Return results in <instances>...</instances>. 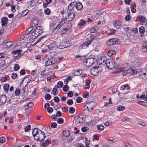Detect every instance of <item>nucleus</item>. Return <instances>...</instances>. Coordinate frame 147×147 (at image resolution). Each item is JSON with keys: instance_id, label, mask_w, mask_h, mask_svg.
<instances>
[{"instance_id": "obj_1", "label": "nucleus", "mask_w": 147, "mask_h": 147, "mask_svg": "<svg viewBox=\"0 0 147 147\" xmlns=\"http://www.w3.org/2000/svg\"><path fill=\"white\" fill-rule=\"evenodd\" d=\"M116 71L115 72V73H119L120 72H122V74L123 76H125L127 74L129 73H131V74H135L136 72L134 71V70L132 69H129L127 70H123V69L120 67H117L116 69Z\"/></svg>"}, {"instance_id": "obj_36", "label": "nucleus", "mask_w": 147, "mask_h": 147, "mask_svg": "<svg viewBox=\"0 0 147 147\" xmlns=\"http://www.w3.org/2000/svg\"><path fill=\"white\" fill-rule=\"evenodd\" d=\"M22 94L24 96V97H26L27 96V93H26V88H24L22 89V90H21Z\"/></svg>"}, {"instance_id": "obj_55", "label": "nucleus", "mask_w": 147, "mask_h": 147, "mask_svg": "<svg viewBox=\"0 0 147 147\" xmlns=\"http://www.w3.org/2000/svg\"><path fill=\"white\" fill-rule=\"evenodd\" d=\"M45 13L47 15L49 14L51 12L50 10L48 8L45 9L44 10Z\"/></svg>"}, {"instance_id": "obj_51", "label": "nucleus", "mask_w": 147, "mask_h": 147, "mask_svg": "<svg viewBox=\"0 0 147 147\" xmlns=\"http://www.w3.org/2000/svg\"><path fill=\"white\" fill-rule=\"evenodd\" d=\"M67 104L69 105H71L73 103V101L71 99L68 100L67 102Z\"/></svg>"}, {"instance_id": "obj_38", "label": "nucleus", "mask_w": 147, "mask_h": 147, "mask_svg": "<svg viewBox=\"0 0 147 147\" xmlns=\"http://www.w3.org/2000/svg\"><path fill=\"white\" fill-rule=\"evenodd\" d=\"M9 87V85L8 84H5L3 87V88L4 90L6 92H8Z\"/></svg>"}, {"instance_id": "obj_2", "label": "nucleus", "mask_w": 147, "mask_h": 147, "mask_svg": "<svg viewBox=\"0 0 147 147\" xmlns=\"http://www.w3.org/2000/svg\"><path fill=\"white\" fill-rule=\"evenodd\" d=\"M102 70V68L100 67H94L90 69V71L92 75L97 76L101 73Z\"/></svg>"}, {"instance_id": "obj_46", "label": "nucleus", "mask_w": 147, "mask_h": 147, "mask_svg": "<svg viewBox=\"0 0 147 147\" xmlns=\"http://www.w3.org/2000/svg\"><path fill=\"white\" fill-rule=\"evenodd\" d=\"M75 111L74 108L73 107H71L70 108L69 112L71 114L73 113Z\"/></svg>"}, {"instance_id": "obj_54", "label": "nucleus", "mask_w": 147, "mask_h": 147, "mask_svg": "<svg viewBox=\"0 0 147 147\" xmlns=\"http://www.w3.org/2000/svg\"><path fill=\"white\" fill-rule=\"evenodd\" d=\"M64 121L63 119L61 118H59L57 119V122L59 124H61L63 123Z\"/></svg>"}, {"instance_id": "obj_6", "label": "nucleus", "mask_w": 147, "mask_h": 147, "mask_svg": "<svg viewBox=\"0 0 147 147\" xmlns=\"http://www.w3.org/2000/svg\"><path fill=\"white\" fill-rule=\"evenodd\" d=\"M57 45V48L62 49L65 48L67 47L68 46L66 41H63L61 42L59 41V40L56 42Z\"/></svg>"}, {"instance_id": "obj_37", "label": "nucleus", "mask_w": 147, "mask_h": 147, "mask_svg": "<svg viewBox=\"0 0 147 147\" xmlns=\"http://www.w3.org/2000/svg\"><path fill=\"white\" fill-rule=\"evenodd\" d=\"M82 73V71L81 70H75L74 74L75 75L78 76Z\"/></svg>"}, {"instance_id": "obj_9", "label": "nucleus", "mask_w": 147, "mask_h": 147, "mask_svg": "<svg viewBox=\"0 0 147 147\" xmlns=\"http://www.w3.org/2000/svg\"><path fill=\"white\" fill-rule=\"evenodd\" d=\"M57 61V59L56 58L52 57L49 59L45 62V66L47 67L52 65L54 64Z\"/></svg>"}, {"instance_id": "obj_25", "label": "nucleus", "mask_w": 147, "mask_h": 147, "mask_svg": "<svg viewBox=\"0 0 147 147\" xmlns=\"http://www.w3.org/2000/svg\"><path fill=\"white\" fill-rule=\"evenodd\" d=\"M42 29L43 28L42 26H37L34 30L37 31L39 34H41L43 32Z\"/></svg>"}, {"instance_id": "obj_48", "label": "nucleus", "mask_w": 147, "mask_h": 147, "mask_svg": "<svg viewBox=\"0 0 147 147\" xmlns=\"http://www.w3.org/2000/svg\"><path fill=\"white\" fill-rule=\"evenodd\" d=\"M50 143V140L49 139H47L45 141V142L42 144V146L43 147L46 146L47 144Z\"/></svg>"}, {"instance_id": "obj_8", "label": "nucleus", "mask_w": 147, "mask_h": 147, "mask_svg": "<svg viewBox=\"0 0 147 147\" xmlns=\"http://www.w3.org/2000/svg\"><path fill=\"white\" fill-rule=\"evenodd\" d=\"M50 51H53L57 49V45L56 42L53 41L50 43L49 45L46 46Z\"/></svg>"}, {"instance_id": "obj_64", "label": "nucleus", "mask_w": 147, "mask_h": 147, "mask_svg": "<svg viewBox=\"0 0 147 147\" xmlns=\"http://www.w3.org/2000/svg\"><path fill=\"white\" fill-rule=\"evenodd\" d=\"M76 147H84V145L81 143H78L77 144Z\"/></svg>"}, {"instance_id": "obj_39", "label": "nucleus", "mask_w": 147, "mask_h": 147, "mask_svg": "<svg viewBox=\"0 0 147 147\" xmlns=\"http://www.w3.org/2000/svg\"><path fill=\"white\" fill-rule=\"evenodd\" d=\"M139 31L140 34L144 33L145 32L144 28L143 26H141L139 28Z\"/></svg>"}, {"instance_id": "obj_30", "label": "nucleus", "mask_w": 147, "mask_h": 147, "mask_svg": "<svg viewBox=\"0 0 147 147\" xmlns=\"http://www.w3.org/2000/svg\"><path fill=\"white\" fill-rule=\"evenodd\" d=\"M39 23V20L36 19L34 20L31 24V26L33 27H34L37 25Z\"/></svg>"}, {"instance_id": "obj_47", "label": "nucleus", "mask_w": 147, "mask_h": 147, "mask_svg": "<svg viewBox=\"0 0 147 147\" xmlns=\"http://www.w3.org/2000/svg\"><path fill=\"white\" fill-rule=\"evenodd\" d=\"M20 93V90L18 88H17L15 90V94L16 96H19Z\"/></svg>"}, {"instance_id": "obj_57", "label": "nucleus", "mask_w": 147, "mask_h": 147, "mask_svg": "<svg viewBox=\"0 0 147 147\" xmlns=\"http://www.w3.org/2000/svg\"><path fill=\"white\" fill-rule=\"evenodd\" d=\"M14 68L15 71H17L20 69V67L18 64H16L14 65Z\"/></svg>"}, {"instance_id": "obj_29", "label": "nucleus", "mask_w": 147, "mask_h": 147, "mask_svg": "<svg viewBox=\"0 0 147 147\" xmlns=\"http://www.w3.org/2000/svg\"><path fill=\"white\" fill-rule=\"evenodd\" d=\"M73 139V138H71L69 136L67 138H65L63 141L65 142L69 143L72 142Z\"/></svg>"}, {"instance_id": "obj_23", "label": "nucleus", "mask_w": 147, "mask_h": 147, "mask_svg": "<svg viewBox=\"0 0 147 147\" xmlns=\"http://www.w3.org/2000/svg\"><path fill=\"white\" fill-rule=\"evenodd\" d=\"M8 19L6 17H4L2 18L1 20V25L3 26H6L7 23L6 22L7 21Z\"/></svg>"}, {"instance_id": "obj_11", "label": "nucleus", "mask_w": 147, "mask_h": 147, "mask_svg": "<svg viewBox=\"0 0 147 147\" xmlns=\"http://www.w3.org/2000/svg\"><path fill=\"white\" fill-rule=\"evenodd\" d=\"M38 137V138H34V139L38 141H42L45 139V136L44 133L41 131H40V133H39V136Z\"/></svg>"}, {"instance_id": "obj_28", "label": "nucleus", "mask_w": 147, "mask_h": 147, "mask_svg": "<svg viewBox=\"0 0 147 147\" xmlns=\"http://www.w3.org/2000/svg\"><path fill=\"white\" fill-rule=\"evenodd\" d=\"M121 22L118 20L116 21L114 23V26L117 28H119L121 27Z\"/></svg>"}, {"instance_id": "obj_13", "label": "nucleus", "mask_w": 147, "mask_h": 147, "mask_svg": "<svg viewBox=\"0 0 147 147\" xmlns=\"http://www.w3.org/2000/svg\"><path fill=\"white\" fill-rule=\"evenodd\" d=\"M84 116L81 115L80 116H76L75 118V121L76 124H79L80 123L83 122Z\"/></svg>"}, {"instance_id": "obj_42", "label": "nucleus", "mask_w": 147, "mask_h": 147, "mask_svg": "<svg viewBox=\"0 0 147 147\" xmlns=\"http://www.w3.org/2000/svg\"><path fill=\"white\" fill-rule=\"evenodd\" d=\"M51 97V96L49 94H46L45 96V98L46 100H49Z\"/></svg>"}, {"instance_id": "obj_62", "label": "nucleus", "mask_w": 147, "mask_h": 147, "mask_svg": "<svg viewBox=\"0 0 147 147\" xmlns=\"http://www.w3.org/2000/svg\"><path fill=\"white\" fill-rule=\"evenodd\" d=\"M5 138L3 137H1L0 138V142L1 143H3L5 142Z\"/></svg>"}, {"instance_id": "obj_14", "label": "nucleus", "mask_w": 147, "mask_h": 147, "mask_svg": "<svg viewBox=\"0 0 147 147\" xmlns=\"http://www.w3.org/2000/svg\"><path fill=\"white\" fill-rule=\"evenodd\" d=\"M136 20H139L142 25H144L145 24L146 18L144 16H139L137 17Z\"/></svg>"}, {"instance_id": "obj_50", "label": "nucleus", "mask_w": 147, "mask_h": 147, "mask_svg": "<svg viewBox=\"0 0 147 147\" xmlns=\"http://www.w3.org/2000/svg\"><path fill=\"white\" fill-rule=\"evenodd\" d=\"M90 82V80H88L86 81V89H88L90 88L89 84Z\"/></svg>"}, {"instance_id": "obj_43", "label": "nucleus", "mask_w": 147, "mask_h": 147, "mask_svg": "<svg viewBox=\"0 0 147 147\" xmlns=\"http://www.w3.org/2000/svg\"><path fill=\"white\" fill-rule=\"evenodd\" d=\"M97 127L98 130L100 131L103 130L104 128V126L101 125H98Z\"/></svg>"}, {"instance_id": "obj_56", "label": "nucleus", "mask_w": 147, "mask_h": 147, "mask_svg": "<svg viewBox=\"0 0 147 147\" xmlns=\"http://www.w3.org/2000/svg\"><path fill=\"white\" fill-rule=\"evenodd\" d=\"M89 96V93L88 92H85L83 95V96L85 98H87Z\"/></svg>"}, {"instance_id": "obj_18", "label": "nucleus", "mask_w": 147, "mask_h": 147, "mask_svg": "<svg viewBox=\"0 0 147 147\" xmlns=\"http://www.w3.org/2000/svg\"><path fill=\"white\" fill-rule=\"evenodd\" d=\"M68 11V13H69L67 18L68 22H69L71 21L75 17V15L73 13H71L70 12H69Z\"/></svg>"}, {"instance_id": "obj_31", "label": "nucleus", "mask_w": 147, "mask_h": 147, "mask_svg": "<svg viewBox=\"0 0 147 147\" xmlns=\"http://www.w3.org/2000/svg\"><path fill=\"white\" fill-rule=\"evenodd\" d=\"M129 89V86L127 84L125 85H123L121 86L120 87V90L123 91L125 90L126 89V90H128Z\"/></svg>"}, {"instance_id": "obj_49", "label": "nucleus", "mask_w": 147, "mask_h": 147, "mask_svg": "<svg viewBox=\"0 0 147 147\" xmlns=\"http://www.w3.org/2000/svg\"><path fill=\"white\" fill-rule=\"evenodd\" d=\"M63 85V82L61 81H59L57 83V87L60 88H61Z\"/></svg>"}, {"instance_id": "obj_20", "label": "nucleus", "mask_w": 147, "mask_h": 147, "mask_svg": "<svg viewBox=\"0 0 147 147\" xmlns=\"http://www.w3.org/2000/svg\"><path fill=\"white\" fill-rule=\"evenodd\" d=\"M42 131L40 130L39 129L35 128L33 129L32 131V134L33 136L34 137V138H35V136L36 135L38 134L39 133H40V131Z\"/></svg>"}, {"instance_id": "obj_21", "label": "nucleus", "mask_w": 147, "mask_h": 147, "mask_svg": "<svg viewBox=\"0 0 147 147\" xmlns=\"http://www.w3.org/2000/svg\"><path fill=\"white\" fill-rule=\"evenodd\" d=\"M22 51L21 50H14L13 52V55L14 57H16L21 54Z\"/></svg>"}, {"instance_id": "obj_7", "label": "nucleus", "mask_w": 147, "mask_h": 147, "mask_svg": "<svg viewBox=\"0 0 147 147\" xmlns=\"http://www.w3.org/2000/svg\"><path fill=\"white\" fill-rule=\"evenodd\" d=\"M67 20L66 18H63L61 20L59 24L57 25L55 28H54V29L53 30V32L55 34L56 33L59 29L65 23V20Z\"/></svg>"}, {"instance_id": "obj_58", "label": "nucleus", "mask_w": 147, "mask_h": 147, "mask_svg": "<svg viewBox=\"0 0 147 147\" xmlns=\"http://www.w3.org/2000/svg\"><path fill=\"white\" fill-rule=\"evenodd\" d=\"M68 87L67 85H65L63 88V91L65 92H67L68 90Z\"/></svg>"}, {"instance_id": "obj_60", "label": "nucleus", "mask_w": 147, "mask_h": 147, "mask_svg": "<svg viewBox=\"0 0 147 147\" xmlns=\"http://www.w3.org/2000/svg\"><path fill=\"white\" fill-rule=\"evenodd\" d=\"M7 57V54L5 53H0V58H5Z\"/></svg>"}, {"instance_id": "obj_35", "label": "nucleus", "mask_w": 147, "mask_h": 147, "mask_svg": "<svg viewBox=\"0 0 147 147\" xmlns=\"http://www.w3.org/2000/svg\"><path fill=\"white\" fill-rule=\"evenodd\" d=\"M115 53V51L113 50H110L108 53L107 55L109 56H111Z\"/></svg>"}, {"instance_id": "obj_16", "label": "nucleus", "mask_w": 147, "mask_h": 147, "mask_svg": "<svg viewBox=\"0 0 147 147\" xmlns=\"http://www.w3.org/2000/svg\"><path fill=\"white\" fill-rule=\"evenodd\" d=\"M70 132L68 130H65L63 131L62 135L61 136L62 141H63L64 139L67 138L69 136Z\"/></svg>"}, {"instance_id": "obj_45", "label": "nucleus", "mask_w": 147, "mask_h": 147, "mask_svg": "<svg viewBox=\"0 0 147 147\" xmlns=\"http://www.w3.org/2000/svg\"><path fill=\"white\" fill-rule=\"evenodd\" d=\"M52 92H53V94L54 95H56L58 93L57 90L55 88H53Z\"/></svg>"}, {"instance_id": "obj_32", "label": "nucleus", "mask_w": 147, "mask_h": 147, "mask_svg": "<svg viewBox=\"0 0 147 147\" xmlns=\"http://www.w3.org/2000/svg\"><path fill=\"white\" fill-rule=\"evenodd\" d=\"M68 30H68V29H67L66 28H65V27L64 26L62 29L60 30V34L61 35H62L64 34Z\"/></svg>"}, {"instance_id": "obj_4", "label": "nucleus", "mask_w": 147, "mask_h": 147, "mask_svg": "<svg viewBox=\"0 0 147 147\" xmlns=\"http://www.w3.org/2000/svg\"><path fill=\"white\" fill-rule=\"evenodd\" d=\"M105 63L107 67L110 69L114 68L116 65L114 61L111 59H107Z\"/></svg>"}, {"instance_id": "obj_41", "label": "nucleus", "mask_w": 147, "mask_h": 147, "mask_svg": "<svg viewBox=\"0 0 147 147\" xmlns=\"http://www.w3.org/2000/svg\"><path fill=\"white\" fill-rule=\"evenodd\" d=\"M96 37H95L94 42H93L94 45H96V44H98L100 42V39L99 38H96Z\"/></svg>"}, {"instance_id": "obj_34", "label": "nucleus", "mask_w": 147, "mask_h": 147, "mask_svg": "<svg viewBox=\"0 0 147 147\" xmlns=\"http://www.w3.org/2000/svg\"><path fill=\"white\" fill-rule=\"evenodd\" d=\"M64 27L69 30L72 27V24L71 23H69L66 24Z\"/></svg>"}, {"instance_id": "obj_44", "label": "nucleus", "mask_w": 147, "mask_h": 147, "mask_svg": "<svg viewBox=\"0 0 147 147\" xmlns=\"http://www.w3.org/2000/svg\"><path fill=\"white\" fill-rule=\"evenodd\" d=\"M86 23V21L83 20H80V23L78 24V25L83 26Z\"/></svg>"}, {"instance_id": "obj_10", "label": "nucleus", "mask_w": 147, "mask_h": 147, "mask_svg": "<svg viewBox=\"0 0 147 147\" xmlns=\"http://www.w3.org/2000/svg\"><path fill=\"white\" fill-rule=\"evenodd\" d=\"M118 41L116 38L111 39L108 40L106 42V44L108 45H113L117 44Z\"/></svg>"}, {"instance_id": "obj_12", "label": "nucleus", "mask_w": 147, "mask_h": 147, "mask_svg": "<svg viewBox=\"0 0 147 147\" xmlns=\"http://www.w3.org/2000/svg\"><path fill=\"white\" fill-rule=\"evenodd\" d=\"M106 60V57L104 56H100L98 60L97 63L99 65H104L105 64V63Z\"/></svg>"}, {"instance_id": "obj_40", "label": "nucleus", "mask_w": 147, "mask_h": 147, "mask_svg": "<svg viewBox=\"0 0 147 147\" xmlns=\"http://www.w3.org/2000/svg\"><path fill=\"white\" fill-rule=\"evenodd\" d=\"M125 108V107L124 106H120L117 108V110L119 111H123Z\"/></svg>"}, {"instance_id": "obj_63", "label": "nucleus", "mask_w": 147, "mask_h": 147, "mask_svg": "<svg viewBox=\"0 0 147 147\" xmlns=\"http://www.w3.org/2000/svg\"><path fill=\"white\" fill-rule=\"evenodd\" d=\"M50 125L52 128H55L57 127V124L55 122H53Z\"/></svg>"}, {"instance_id": "obj_59", "label": "nucleus", "mask_w": 147, "mask_h": 147, "mask_svg": "<svg viewBox=\"0 0 147 147\" xmlns=\"http://www.w3.org/2000/svg\"><path fill=\"white\" fill-rule=\"evenodd\" d=\"M7 78L6 77H3L1 78L0 79V81L2 82H4L6 81L7 80Z\"/></svg>"}, {"instance_id": "obj_27", "label": "nucleus", "mask_w": 147, "mask_h": 147, "mask_svg": "<svg viewBox=\"0 0 147 147\" xmlns=\"http://www.w3.org/2000/svg\"><path fill=\"white\" fill-rule=\"evenodd\" d=\"M76 8L77 10H80L83 7L82 4L80 2L78 3L76 2Z\"/></svg>"}, {"instance_id": "obj_3", "label": "nucleus", "mask_w": 147, "mask_h": 147, "mask_svg": "<svg viewBox=\"0 0 147 147\" xmlns=\"http://www.w3.org/2000/svg\"><path fill=\"white\" fill-rule=\"evenodd\" d=\"M96 60V58H90L86 59L83 62V63L86 66L90 67L94 64Z\"/></svg>"}, {"instance_id": "obj_33", "label": "nucleus", "mask_w": 147, "mask_h": 147, "mask_svg": "<svg viewBox=\"0 0 147 147\" xmlns=\"http://www.w3.org/2000/svg\"><path fill=\"white\" fill-rule=\"evenodd\" d=\"M147 92H145L144 93V94L141 95L140 96V98H144V99L147 101Z\"/></svg>"}, {"instance_id": "obj_15", "label": "nucleus", "mask_w": 147, "mask_h": 147, "mask_svg": "<svg viewBox=\"0 0 147 147\" xmlns=\"http://www.w3.org/2000/svg\"><path fill=\"white\" fill-rule=\"evenodd\" d=\"M140 77L144 80L147 79V69H146L145 72L142 71L140 72Z\"/></svg>"}, {"instance_id": "obj_24", "label": "nucleus", "mask_w": 147, "mask_h": 147, "mask_svg": "<svg viewBox=\"0 0 147 147\" xmlns=\"http://www.w3.org/2000/svg\"><path fill=\"white\" fill-rule=\"evenodd\" d=\"M35 33L34 32V31L31 32V33L29 34L30 37V39L33 40L37 37V35L35 34Z\"/></svg>"}, {"instance_id": "obj_61", "label": "nucleus", "mask_w": 147, "mask_h": 147, "mask_svg": "<svg viewBox=\"0 0 147 147\" xmlns=\"http://www.w3.org/2000/svg\"><path fill=\"white\" fill-rule=\"evenodd\" d=\"M88 128L86 127H83L81 128L82 131L84 132H86V131L88 130Z\"/></svg>"}, {"instance_id": "obj_22", "label": "nucleus", "mask_w": 147, "mask_h": 147, "mask_svg": "<svg viewBox=\"0 0 147 147\" xmlns=\"http://www.w3.org/2000/svg\"><path fill=\"white\" fill-rule=\"evenodd\" d=\"M7 100L6 96L5 95H1L0 96V103H4Z\"/></svg>"}, {"instance_id": "obj_53", "label": "nucleus", "mask_w": 147, "mask_h": 147, "mask_svg": "<svg viewBox=\"0 0 147 147\" xmlns=\"http://www.w3.org/2000/svg\"><path fill=\"white\" fill-rule=\"evenodd\" d=\"M30 125H29L25 127L24 128V130L26 132H28L30 129Z\"/></svg>"}, {"instance_id": "obj_17", "label": "nucleus", "mask_w": 147, "mask_h": 147, "mask_svg": "<svg viewBox=\"0 0 147 147\" xmlns=\"http://www.w3.org/2000/svg\"><path fill=\"white\" fill-rule=\"evenodd\" d=\"M94 102L92 101L88 102V106L89 109H88V111L90 112H91L93 110V109L94 107Z\"/></svg>"}, {"instance_id": "obj_19", "label": "nucleus", "mask_w": 147, "mask_h": 147, "mask_svg": "<svg viewBox=\"0 0 147 147\" xmlns=\"http://www.w3.org/2000/svg\"><path fill=\"white\" fill-rule=\"evenodd\" d=\"M76 1L70 3L68 7V11H70L75 6H76Z\"/></svg>"}, {"instance_id": "obj_52", "label": "nucleus", "mask_w": 147, "mask_h": 147, "mask_svg": "<svg viewBox=\"0 0 147 147\" xmlns=\"http://www.w3.org/2000/svg\"><path fill=\"white\" fill-rule=\"evenodd\" d=\"M34 105L33 103L32 102H30L27 105V108H26L27 109H29L31 107H33Z\"/></svg>"}, {"instance_id": "obj_5", "label": "nucleus", "mask_w": 147, "mask_h": 147, "mask_svg": "<svg viewBox=\"0 0 147 147\" xmlns=\"http://www.w3.org/2000/svg\"><path fill=\"white\" fill-rule=\"evenodd\" d=\"M96 36H94L93 38H92L91 39L86 41L82 44L80 46V49H85L88 47Z\"/></svg>"}, {"instance_id": "obj_26", "label": "nucleus", "mask_w": 147, "mask_h": 147, "mask_svg": "<svg viewBox=\"0 0 147 147\" xmlns=\"http://www.w3.org/2000/svg\"><path fill=\"white\" fill-rule=\"evenodd\" d=\"M13 44V42H7L5 44L4 47L6 48H9L11 47Z\"/></svg>"}]
</instances>
